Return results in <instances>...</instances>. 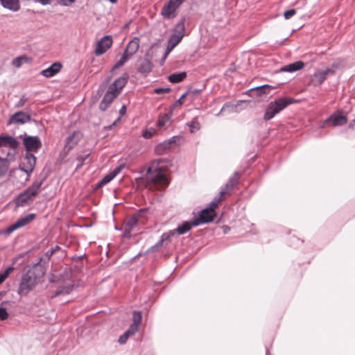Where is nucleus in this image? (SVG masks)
I'll return each mask as SVG.
<instances>
[{"label": "nucleus", "mask_w": 355, "mask_h": 355, "mask_svg": "<svg viewBox=\"0 0 355 355\" xmlns=\"http://www.w3.org/2000/svg\"><path fill=\"white\" fill-rule=\"evenodd\" d=\"M129 337L130 336L128 335V334L126 331H125L123 334L119 336L118 342L120 344H125Z\"/></svg>", "instance_id": "nucleus-46"}, {"label": "nucleus", "mask_w": 355, "mask_h": 355, "mask_svg": "<svg viewBox=\"0 0 355 355\" xmlns=\"http://www.w3.org/2000/svg\"><path fill=\"white\" fill-rule=\"evenodd\" d=\"M27 101H28L27 97L25 95H23L20 98L19 101L15 104V107H17V108L21 107L25 105V103L27 102Z\"/></svg>", "instance_id": "nucleus-43"}, {"label": "nucleus", "mask_w": 355, "mask_h": 355, "mask_svg": "<svg viewBox=\"0 0 355 355\" xmlns=\"http://www.w3.org/2000/svg\"><path fill=\"white\" fill-rule=\"evenodd\" d=\"M42 258L40 257L36 263L29 268L21 277V280L18 288L19 295H26L37 284V280L45 274V269L41 265Z\"/></svg>", "instance_id": "nucleus-1"}, {"label": "nucleus", "mask_w": 355, "mask_h": 355, "mask_svg": "<svg viewBox=\"0 0 355 355\" xmlns=\"http://www.w3.org/2000/svg\"><path fill=\"white\" fill-rule=\"evenodd\" d=\"M152 67L153 64L150 60L146 59L141 63L137 70L139 73L147 75L151 71Z\"/></svg>", "instance_id": "nucleus-25"}, {"label": "nucleus", "mask_w": 355, "mask_h": 355, "mask_svg": "<svg viewBox=\"0 0 355 355\" xmlns=\"http://www.w3.org/2000/svg\"><path fill=\"white\" fill-rule=\"evenodd\" d=\"M163 162V159L152 162L147 170L148 182L159 188L166 187L169 184V180L166 175V170L159 166Z\"/></svg>", "instance_id": "nucleus-2"}, {"label": "nucleus", "mask_w": 355, "mask_h": 355, "mask_svg": "<svg viewBox=\"0 0 355 355\" xmlns=\"http://www.w3.org/2000/svg\"><path fill=\"white\" fill-rule=\"evenodd\" d=\"M8 169L7 162L0 157V176L3 175Z\"/></svg>", "instance_id": "nucleus-38"}, {"label": "nucleus", "mask_w": 355, "mask_h": 355, "mask_svg": "<svg viewBox=\"0 0 355 355\" xmlns=\"http://www.w3.org/2000/svg\"><path fill=\"white\" fill-rule=\"evenodd\" d=\"M78 135V132H73L71 135H69L67 138L66 148H67L69 150L71 149L78 142V139H76V137Z\"/></svg>", "instance_id": "nucleus-29"}, {"label": "nucleus", "mask_w": 355, "mask_h": 355, "mask_svg": "<svg viewBox=\"0 0 355 355\" xmlns=\"http://www.w3.org/2000/svg\"><path fill=\"white\" fill-rule=\"evenodd\" d=\"M35 217V214H29L27 216L17 220L15 223L10 225L6 230V234H10L15 230L22 227L27 224H28L30 222H31Z\"/></svg>", "instance_id": "nucleus-12"}, {"label": "nucleus", "mask_w": 355, "mask_h": 355, "mask_svg": "<svg viewBox=\"0 0 355 355\" xmlns=\"http://www.w3.org/2000/svg\"><path fill=\"white\" fill-rule=\"evenodd\" d=\"M31 117L29 114L19 111L15 112L14 114L11 115L10 116V119L7 123L8 125H10L11 124H24L26 123H28L31 121Z\"/></svg>", "instance_id": "nucleus-13"}, {"label": "nucleus", "mask_w": 355, "mask_h": 355, "mask_svg": "<svg viewBox=\"0 0 355 355\" xmlns=\"http://www.w3.org/2000/svg\"><path fill=\"white\" fill-rule=\"evenodd\" d=\"M125 111H126V107H125V105H123V106L121 107L120 110H119L120 114H121V115L124 114H125Z\"/></svg>", "instance_id": "nucleus-58"}, {"label": "nucleus", "mask_w": 355, "mask_h": 355, "mask_svg": "<svg viewBox=\"0 0 355 355\" xmlns=\"http://www.w3.org/2000/svg\"><path fill=\"white\" fill-rule=\"evenodd\" d=\"M171 121V119L165 118V114L161 115L159 117L157 124L159 128H163L166 126L167 123Z\"/></svg>", "instance_id": "nucleus-37"}, {"label": "nucleus", "mask_w": 355, "mask_h": 355, "mask_svg": "<svg viewBox=\"0 0 355 355\" xmlns=\"http://www.w3.org/2000/svg\"><path fill=\"white\" fill-rule=\"evenodd\" d=\"M28 61V58L26 56L17 57L13 59L12 64L17 68H19L24 62H26Z\"/></svg>", "instance_id": "nucleus-33"}, {"label": "nucleus", "mask_w": 355, "mask_h": 355, "mask_svg": "<svg viewBox=\"0 0 355 355\" xmlns=\"http://www.w3.org/2000/svg\"><path fill=\"white\" fill-rule=\"evenodd\" d=\"M88 156H89V155H87L85 156L80 155V156L78 157L77 159H78V162H80V164H82L83 162L85 161V159L88 157Z\"/></svg>", "instance_id": "nucleus-56"}, {"label": "nucleus", "mask_w": 355, "mask_h": 355, "mask_svg": "<svg viewBox=\"0 0 355 355\" xmlns=\"http://www.w3.org/2000/svg\"><path fill=\"white\" fill-rule=\"evenodd\" d=\"M240 177V175L239 173L236 172L232 178H231L229 181L225 184V189H223L220 193L219 196L218 197L223 196V195L227 193L228 191L232 190L234 186L237 184L238 180Z\"/></svg>", "instance_id": "nucleus-20"}, {"label": "nucleus", "mask_w": 355, "mask_h": 355, "mask_svg": "<svg viewBox=\"0 0 355 355\" xmlns=\"http://www.w3.org/2000/svg\"><path fill=\"white\" fill-rule=\"evenodd\" d=\"M115 124H116V121H114L112 125H110L108 127V128H109V129H111V128H112V126L115 125Z\"/></svg>", "instance_id": "nucleus-61"}, {"label": "nucleus", "mask_w": 355, "mask_h": 355, "mask_svg": "<svg viewBox=\"0 0 355 355\" xmlns=\"http://www.w3.org/2000/svg\"><path fill=\"white\" fill-rule=\"evenodd\" d=\"M130 58L128 56L124 53H123L122 56L121 57L120 60H118L115 64L112 67V70L117 69L122 67Z\"/></svg>", "instance_id": "nucleus-32"}, {"label": "nucleus", "mask_w": 355, "mask_h": 355, "mask_svg": "<svg viewBox=\"0 0 355 355\" xmlns=\"http://www.w3.org/2000/svg\"><path fill=\"white\" fill-rule=\"evenodd\" d=\"M111 3H115L117 2L118 0H109Z\"/></svg>", "instance_id": "nucleus-62"}, {"label": "nucleus", "mask_w": 355, "mask_h": 355, "mask_svg": "<svg viewBox=\"0 0 355 355\" xmlns=\"http://www.w3.org/2000/svg\"><path fill=\"white\" fill-rule=\"evenodd\" d=\"M332 73L333 71L330 69L318 71L313 74V81L315 85H321L326 80L327 75Z\"/></svg>", "instance_id": "nucleus-21"}, {"label": "nucleus", "mask_w": 355, "mask_h": 355, "mask_svg": "<svg viewBox=\"0 0 355 355\" xmlns=\"http://www.w3.org/2000/svg\"><path fill=\"white\" fill-rule=\"evenodd\" d=\"M225 231H227L228 227H225Z\"/></svg>", "instance_id": "nucleus-63"}, {"label": "nucleus", "mask_w": 355, "mask_h": 355, "mask_svg": "<svg viewBox=\"0 0 355 355\" xmlns=\"http://www.w3.org/2000/svg\"><path fill=\"white\" fill-rule=\"evenodd\" d=\"M330 122L334 126H341L347 122V118L344 115L334 113L324 121V125Z\"/></svg>", "instance_id": "nucleus-16"}, {"label": "nucleus", "mask_w": 355, "mask_h": 355, "mask_svg": "<svg viewBox=\"0 0 355 355\" xmlns=\"http://www.w3.org/2000/svg\"><path fill=\"white\" fill-rule=\"evenodd\" d=\"M35 1L43 6H46V5L50 4L53 0H35Z\"/></svg>", "instance_id": "nucleus-55"}, {"label": "nucleus", "mask_w": 355, "mask_h": 355, "mask_svg": "<svg viewBox=\"0 0 355 355\" xmlns=\"http://www.w3.org/2000/svg\"><path fill=\"white\" fill-rule=\"evenodd\" d=\"M18 145L17 140L10 136H0V147L9 146L16 148Z\"/></svg>", "instance_id": "nucleus-22"}, {"label": "nucleus", "mask_w": 355, "mask_h": 355, "mask_svg": "<svg viewBox=\"0 0 355 355\" xmlns=\"http://www.w3.org/2000/svg\"><path fill=\"white\" fill-rule=\"evenodd\" d=\"M230 109L231 111H233L235 108V107L232 105H231L230 103H226L224 104L223 107L221 108L220 111L216 114V116L220 115L223 112L225 111L227 109Z\"/></svg>", "instance_id": "nucleus-42"}, {"label": "nucleus", "mask_w": 355, "mask_h": 355, "mask_svg": "<svg viewBox=\"0 0 355 355\" xmlns=\"http://www.w3.org/2000/svg\"><path fill=\"white\" fill-rule=\"evenodd\" d=\"M114 179V178L112 176V174L111 173H110L109 174L106 175L98 183V187H101V186H103V185H105L106 184L109 183L110 182H111L112 180Z\"/></svg>", "instance_id": "nucleus-36"}, {"label": "nucleus", "mask_w": 355, "mask_h": 355, "mask_svg": "<svg viewBox=\"0 0 355 355\" xmlns=\"http://www.w3.org/2000/svg\"><path fill=\"white\" fill-rule=\"evenodd\" d=\"M2 6L12 11H17L19 9V0H1Z\"/></svg>", "instance_id": "nucleus-26"}, {"label": "nucleus", "mask_w": 355, "mask_h": 355, "mask_svg": "<svg viewBox=\"0 0 355 355\" xmlns=\"http://www.w3.org/2000/svg\"><path fill=\"white\" fill-rule=\"evenodd\" d=\"M23 144L27 153L37 152L42 146L41 141L37 136H26L23 139Z\"/></svg>", "instance_id": "nucleus-8"}, {"label": "nucleus", "mask_w": 355, "mask_h": 355, "mask_svg": "<svg viewBox=\"0 0 355 355\" xmlns=\"http://www.w3.org/2000/svg\"><path fill=\"white\" fill-rule=\"evenodd\" d=\"M187 76V73L180 72V73H175L171 75H170L168 78V80L172 83H178L182 82Z\"/></svg>", "instance_id": "nucleus-27"}, {"label": "nucleus", "mask_w": 355, "mask_h": 355, "mask_svg": "<svg viewBox=\"0 0 355 355\" xmlns=\"http://www.w3.org/2000/svg\"><path fill=\"white\" fill-rule=\"evenodd\" d=\"M192 226H193V221L191 223L188 222V221H185V222L182 223L181 225H180L179 226H178V227L176 229H175L173 230H171L168 232L164 233L162 235L160 240L157 243L156 245H155L152 247V249L153 250H155L157 248H158L159 246H161L162 245L164 241L168 240L171 236H173L175 232L179 235H182V234L187 233V232H189L191 230Z\"/></svg>", "instance_id": "nucleus-6"}, {"label": "nucleus", "mask_w": 355, "mask_h": 355, "mask_svg": "<svg viewBox=\"0 0 355 355\" xmlns=\"http://www.w3.org/2000/svg\"><path fill=\"white\" fill-rule=\"evenodd\" d=\"M62 68V65L59 62H55L52 64L47 69H45L41 71V74L46 78H51L58 73Z\"/></svg>", "instance_id": "nucleus-19"}, {"label": "nucleus", "mask_w": 355, "mask_h": 355, "mask_svg": "<svg viewBox=\"0 0 355 355\" xmlns=\"http://www.w3.org/2000/svg\"><path fill=\"white\" fill-rule=\"evenodd\" d=\"M201 90L200 89H193V90H190L188 92H187V94L189 93H191L193 94H198L199 93H200Z\"/></svg>", "instance_id": "nucleus-57"}, {"label": "nucleus", "mask_w": 355, "mask_h": 355, "mask_svg": "<svg viewBox=\"0 0 355 355\" xmlns=\"http://www.w3.org/2000/svg\"><path fill=\"white\" fill-rule=\"evenodd\" d=\"M353 122L355 123V119L353 120Z\"/></svg>", "instance_id": "nucleus-64"}, {"label": "nucleus", "mask_w": 355, "mask_h": 355, "mask_svg": "<svg viewBox=\"0 0 355 355\" xmlns=\"http://www.w3.org/2000/svg\"><path fill=\"white\" fill-rule=\"evenodd\" d=\"M295 12H296L295 10L291 9V10H288L284 12V16L286 19H288L291 18L295 14Z\"/></svg>", "instance_id": "nucleus-48"}, {"label": "nucleus", "mask_w": 355, "mask_h": 355, "mask_svg": "<svg viewBox=\"0 0 355 355\" xmlns=\"http://www.w3.org/2000/svg\"><path fill=\"white\" fill-rule=\"evenodd\" d=\"M187 92H186V93H184V94H183L180 96V98L179 99H178V100L175 102V103L173 104V107H175V106H177V105H182V100L186 97V96H187Z\"/></svg>", "instance_id": "nucleus-50"}, {"label": "nucleus", "mask_w": 355, "mask_h": 355, "mask_svg": "<svg viewBox=\"0 0 355 355\" xmlns=\"http://www.w3.org/2000/svg\"><path fill=\"white\" fill-rule=\"evenodd\" d=\"M171 91L170 87H157L154 89L155 94H162V93H166L169 92Z\"/></svg>", "instance_id": "nucleus-47"}, {"label": "nucleus", "mask_w": 355, "mask_h": 355, "mask_svg": "<svg viewBox=\"0 0 355 355\" xmlns=\"http://www.w3.org/2000/svg\"><path fill=\"white\" fill-rule=\"evenodd\" d=\"M272 87L268 85H263L251 89V91L257 92L259 96L269 94Z\"/></svg>", "instance_id": "nucleus-28"}, {"label": "nucleus", "mask_w": 355, "mask_h": 355, "mask_svg": "<svg viewBox=\"0 0 355 355\" xmlns=\"http://www.w3.org/2000/svg\"><path fill=\"white\" fill-rule=\"evenodd\" d=\"M178 137H173L171 139L163 141L155 147V152L158 155H163L166 153L171 147L172 144L175 143Z\"/></svg>", "instance_id": "nucleus-15"}, {"label": "nucleus", "mask_w": 355, "mask_h": 355, "mask_svg": "<svg viewBox=\"0 0 355 355\" xmlns=\"http://www.w3.org/2000/svg\"><path fill=\"white\" fill-rule=\"evenodd\" d=\"M118 96L115 95L113 92L107 89L105 96H103L102 101L99 104V108L102 111H105L109 107V105L112 103L114 98H116Z\"/></svg>", "instance_id": "nucleus-17"}, {"label": "nucleus", "mask_w": 355, "mask_h": 355, "mask_svg": "<svg viewBox=\"0 0 355 355\" xmlns=\"http://www.w3.org/2000/svg\"><path fill=\"white\" fill-rule=\"evenodd\" d=\"M14 270L13 267L10 266L8 267L4 272H1V274L6 279L9 274Z\"/></svg>", "instance_id": "nucleus-53"}, {"label": "nucleus", "mask_w": 355, "mask_h": 355, "mask_svg": "<svg viewBox=\"0 0 355 355\" xmlns=\"http://www.w3.org/2000/svg\"><path fill=\"white\" fill-rule=\"evenodd\" d=\"M43 184L42 181L34 182L32 185L28 187L25 191L20 193L15 200V203L18 207L25 206L33 197L36 196L40 191Z\"/></svg>", "instance_id": "nucleus-5"}, {"label": "nucleus", "mask_w": 355, "mask_h": 355, "mask_svg": "<svg viewBox=\"0 0 355 355\" xmlns=\"http://www.w3.org/2000/svg\"><path fill=\"white\" fill-rule=\"evenodd\" d=\"M297 102L293 98H285L282 97L275 99L274 101H271L264 114L263 119L266 121L270 120L272 119L277 114L283 110L289 105H291L294 103Z\"/></svg>", "instance_id": "nucleus-3"}, {"label": "nucleus", "mask_w": 355, "mask_h": 355, "mask_svg": "<svg viewBox=\"0 0 355 355\" xmlns=\"http://www.w3.org/2000/svg\"><path fill=\"white\" fill-rule=\"evenodd\" d=\"M5 280H6V278H5L4 275L3 276L0 273V284H2Z\"/></svg>", "instance_id": "nucleus-59"}, {"label": "nucleus", "mask_w": 355, "mask_h": 355, "mask_svg": "<svg viewBox=\"0 0 355 355\" xmlns=\"http://www.w3.org/2000/svg\"><path fill=\"white\" fill-rule=\"evenodd\" d=\"M175 47H172L171 44H169L168 42V44H167V46H166V51H165V53H164V60L166 59V58L167 57V55L170 53V52L174 49Z\"/></svg>", "instance_id": "nucleus-52"}, {"label": "nucleus", "mask_w": 355, "mask_h": 355, "mask_svg": "<svg viewBox=\"0 0 355 355\" xmlns=\"http://www.w3.org/2000/svg\"><path fill=\"white\" fill-rule=\"evenodd\" d=\"M188 125L189 127L190 132L192 133L199 130L200 128V124L196 120H193L191 122L188 123Z\"/></svg>", "instance_id": "nucleus-35"}, {"label": "nucleus", "mask_w": 355, "mask_h": 355, "mask_svg": "<svg viewBox=\"0 0 355 355\" xmlns=\"http://www.w3.org/2000/svg\"><path fill=\"white\" fill-rule=\"evenodd\" d=\"M186 0H168L161 11V15L166 19H173L176 16V11Z\"/></svg>", "instance_id": "nucleus-7"}, {"label": "nucleus", "mask_w": 355, "mask_h": 355, "mask_svg": "<svg viewBox=\"0 0 355 355\" xmlns=\"http://www.w3.org/2000/svg\"><path fill=\"white\" fill-rule=\"evenodd\" d=\"M60 250V247L59 245H55V247L52 248L49 250L46 251L45 253L46 257L48 259H50V258L52 257V255L56 252L57 251Z\"/></svg>", "instance_id": "nucleus-39"}, {"label": "nucleus", "mask_w": 355, "mask_h": 355, "mask_svg": "<svg viewBox=\"0 0 355 355\" xmlns=\"http://www.w3.org/2000/svg\"><path fill=\"white\" fill-rule=\"evenodd\" d=\"M8 317V313L6 308L0 307V320H4Z\"/></svg>", "instance_id": "nucleus-45"}, {"label": "nucleus", "mask_w": 355, "mask_h": 355, "mask_svg": "<svg viewBox=\"0 0 355 355\" xmlns=\"http://www.w3.org/2000/svg\"><path fill=\"white\" fill-rule=\"evenodd\" d=\"M36 164V157L31 153H26L24 159L20 166V169L28 175L33 172Z\"/></svg>", "instance_id": "nucleus-10"}, {"label": "nucleus", "mask_w": 355, "mask_h": 355, "mask_svg": "<svg viewBox=\"0 0 355 355\" xmlns=\"http://www.w3.org/2000/svg\"><path fill=\"white\" fill-rule=\"evenodd\" d=\"M137 224L138 215L135 214L130 216L123 225V237L130 238L131 236L132 231L137 227Z\"/></svg>", "instance_id": "nucleus-14"}, {"label": "nucleus", "mask_w": 355, "mask_h": 355, "mask_svg": "<svg viewBox=\"0 0 355 355\" xmlns=\"http://www.w3.org/2000/svg\"><path fill=\"white\" fill-rule=\"evenodd\" d=\"M112 38L110 35H105L96 44L94 53L96 55L99 56L105 53L112 45Z\"/></svg>", "instance_id": "nucleus-9"}, {"label": "nucleus", "mask_w": 355, "mask_h": 355, "mask_svg": "<svg viewBox=\"0 0 355 355\" xmlns=\"http://www.w3.org/2000/svg\"><path fill=\"white\" fill-rule=\"evenodd\" d=\"M129 76L128 73H124L122 76L116 79L108 87V89L113 92L115 95L119 96L123 88L128 83Z\"/></svg>", "instance_id": "nucleus-11"}, {"label": "nucleus", "mask_w": 355, "mask_h": 355, "mask_svg": "<svg viewBox=\"0 0 355 355\" xmlns=\"http://www.w3.org/2000/svg\"><path fill=\"white\" fill-rule=\"evenodd\" d=\"M60 4L64 6H69L72 3L75 1V0H58Z\"/></svg>", "instance_id": "nucleus-49"}, {"label": "nucleus", "mask_w": 355, "mask_h": 355, "mask_svg": "<svg viewBox=\"0 0 355 355\" xmlns=\"http://www.w3.org/2000/svg\"><path fill=\"white\" fill-rule=\"evenodd\" d=\"M182 37V35L173 33L170 37L168 42L171 44L172 47H175L180 43Z\"/></svg>", "instance_id": "nucleus-31"}, {"label": "nucleus", "mask_w": 355, "mask_h": 355, "mask_svg": "<svg viewBox=\"0 0 355 355\" xmlns=\"http://www.w3.org/2000/svg\"><path fill=\"white\" fill-rule=\"evenodd\" d=\"M304 66V64L302 61H297L295 62H293L291 64L285 65L284 67H282L281 71L284 72H295L301 69H302Z\"/></svg>", "instance_id": "nucleus-23"}, {"label": "nucleus", "mask_w": 355, "mask_h": 355, "mask_svg": "<svg viewBox=\"0 0 355 355\" xmlns=\"http://www.w3.org/2000/svg\"><path fill=\"white\" fill-rule=\"evenodd\" d=\"M141 319V312L138 311H134L132 313V324L139 326Z\"/></svg>", "instance_id": "nucleus-34"}, {"label": "nucleus", "mask_w": 355, "mask_h": 355, "mask_svg": "<svg viewBox=\"0 0 355 355\" xmlns=\"http://www.w3.org/2000/svg\"><path fill=\"white\" fill-rule=\"evenodd\" d=\"M220 201V197H214L209 202L208 207L200 211L199 217L193 220V225L198 226L202 223L211 222L216 216L215 209L218 207Z\"/></svg>", "instance_id": "nucleus-4"}, {"label": "nucleus", "mask_w": 355, "mask_h": 355, "mask_svg": "<svg viewBox=\"0 0 355 355\" xmlns=\"http://www.w3.org/2000/svg\"><path fill=\"white\" fill-rule=\"evenodd\" d=\"M154 133H155V130L153 128H150V129L144 131L142 133V137L145 139H150V137H152L153 136Z\"/></svg>", "instance_id": "nucleus-41"}, {"label": "nucleus", "mask_w": 355, "mask_h": 355, "mask_svg": "<svg viewBox=\"0 0 355 355\" xmlns=\"http://www.w3.org/2000/svg\"><path fill=\"white\" fill-rule=\"evenodd\" d=\"M354 123L352 121V123H351L349 125L348 128H349V129H353V128H354Z\"/></svg>", "instance_id": "nucleus-60"}, {"label": "nucleus", "mask_w": 355, "mask_h": 355, "mask_svg": "<svg viewBox=\"0 0 355 355\" xmlns=\"http://www.w3.org/2000/svg\"><path fill=\"white\" fill-rule=\"evenodd\" d=\"M73 288V285L71 284H67L66 285L60 286L53 294L52 297H57L60 295L69 294Z\"/></svg>", "instance_id": "nucleus-24"}, {"label": "nucleus", "mask_w": 355, "mask_h": 355, "mask_svg": "<svg viewBox=\"0 0 355 355\" xmlns=\"http://www.w3.org/2000/svg\"><path fill=\"white\" fill-rule=\"evenodd\" d=\"M139 329V326L132 324L128 329L125 331L130 336L134 335Z\"/></svg>", "instance_id": "nucleus-40"}, {"label": "nucleus", "mask_w": 355, "mask_h": 355, "mask_svg": "<svg viewBox=\"0 0 355 355\" xmlns=\"http://www.w3.org/2000/svg\"><path fill=\"white\" fill-rule=\"evenodd\" d=\"M184 21L185 19L182 18L181 20L175 25L174 28V33L178 35H182L184 36Z\"/></svg>", "instance_id": "nucleus-30"}, {"label": "nucleus", "mask_w": 355, "mask_h": 355, "mask_svg": "<svg viewBox=\"0 0 355 355\" xmlns=\"http://www.w3.org/2000/svg\"><path fill=\"white\" fill-rule=\"evenodd\" d=\"M175 107H173V105L169 109V110L168 111L167 113L164 114H165V118L167 119H171V117L173 116V109H174Z\"/></svg>", "instance_id": "nucleus-54"}, {"label": "nucleus", "mask_w": 355, "mask_h": 355, "mask_svg": "<svg viewBox=\"0 0 355 355\" xmlns=\"http://www.w3.org/2000/svg\"><path fill=\"white\" fill-rule=\"evenodd\" d=\"M139 48V40L138 37H134L126 46L124 53L131 58L135 55Z\"/></svg>", "instance_id": "nucleus-18"}, {"label": "nucleus", "mask_w": 355, "mask_h": 355, "mask_svg": "<svg viewBox=\"0 0 355 355\" xmlns=\"http://www.w3.org/2000/svg\"><path fill=\"white\" fill-rule=\"evenodd\" d=\"M175 47H172L171 44H169L168 42V44H167V46H166V51H165V53H164V60L166 59V58L167 57V55L170 53V52L174 49Z\"/></svg>", "instance_id": "nucleus-51"}, {"label": "nucleus", "mask_w": 355, "mask_h": 355, "mask_svg": "<svg viewBox=\"0 0 355 355\" xmlns=\"http://www.w3.org/2000/svg\"><path fill=\"white\" fill-rule=\"evenodd\" d=\"M125 167L124 164H121L116 168H115L111 173L112 176L114 178L118 174L120 173L121 170Z\"/></svg>", "instance_id": "nucleus-44"}]
</instances>
